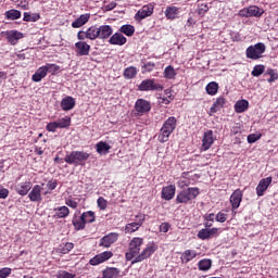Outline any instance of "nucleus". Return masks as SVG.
Segmentation results:
<instances>
[{
  "instance_id": "1",
  "label": "nucleus",
  "mask_w": 278,
  "mask_h": 278,
  "mask_svg": "<svg viewBox=\"0 0 278 278\" xmlns=\"http://www.w3.org/2000/svg\"><path fill=\"white\" fill-rule=\"evenodd\" d=\"M142 244H144L143 238L134 237L130 240L128 251L125 254L127 262H131V264L144 262V260H149V257H151V255L157 251V245L151 242L148 243L147 247L140 252Z\"/></svg>"
},
{
  "instance_id": "2",
  "label": "nucleus",
  "mask_w": 278,
  "mask_h": 278,
  "mask_svg": "<svg viewBox=\"0 0 278 278\" xmlns=\"http://www.w3.org/2000/svg\"><path fill=\"white\" fill-rule=\"evenodd\" d=\"M112 34H114V28L110 25H92L85 33H79L78 38L80 40H84V38H87V40H108L112 37Z\"/></svg>"
},
{
  "instance_id": "3",
  "label": "nucleus",
  "mask_w": 278,
  "mask_h": 278,
  "mask_svg": "<svg viewBox=\"0 0 278 278\" xmlns=\"http://www.w3.org/2000/svg\"><path fill=\"white\" fill-rule=\"evenodd\" d=\"M199 194H201V190L198 187H189L185 190H181L176 195V205H188V203L194 201Z\"/></svg>"
},
{
  "instance_id": "4",
  "label": "nucleus",
  "mask_w": 278,
  "mask_h": 278,
  "mask_svg": "<svg viewBox=\"0 0 278 278\" xmlns=\"http://www.w3.org/2000/svg\"><path fill=\"white\" fill-rule=\"evenodd\" d=\"M90 159V153L84 151H72L70 154H66L64 162L73 166H86V162Z\"/></svg>"
},
{
  "instance_id": "5",
  "label": "nucleus",
  "mask_w": 278,
  "mask_h": 278,
  "mask_svg": "<svg viewBox=\"0 0 278 278\" xmlns=\"http://www.w3.org/2000/svg\"><path fill=\"white\" fill-rule=\"evenodd\" d=\"M177 127V118L175 116L166 119L160 130L159 141L160 142H168V138H170V134L175 131Z\"/></svg>"
},
{
  "instance_id": "6",
  "label": "nucleus",
  "mask_w": 278,
  "mask_h": 278,
  "mask_svg": "<svg viewBox=\"0 0 278 278\" xmlns=\"http://www.w3.org/2000/svg\"><path fill=\"white\" fill-rule=\"evenodd\" d=\"M138 90L140 92H162L164 85L157 83L155 78H147L138 85Z\"/></svg>"
},
{
  "instance_id": "7",
  "label": "nucleus",
  "mask_w": 278,
  "mask_h": 278,
  "mask_svg": "<svg viewBox=\"0 0 278 278\" xmlns=\"http://www.w3.org/2000/svg\"><path fill=\"white\" fill-rule=\"evenodd\" d=\"M264 53H266V45L264 42H257L245 50L248 60H260Z\"/></svg>"
},
{
  "instance_id": "8",
  "label": "nucleus",
  "mask_w": 278,
  "mask_h": 278,
  "mask_svg": "<svg viewBox=\"0 0 278 278\" xmlns=\"http://www.w3.org/2000/svg\"><path fill=\"white\" fill-rule=\"evenodd\" d=\"M79 34H86V30H79L77 33L78 42L75 43V53L78 58H84L86 55H90V45L86 42L88 37H84L83 39L79 38Z\"/></svg>"
},
{
  "instance_id": "9",
  "label": "nucleus",
  "mask_w": 278,
  "mask_h": 278,
  "mask_svg": "<svg viewBox=\"0 0 278 278\" xmlns=\"http://www.w3.org/2000/svg\"><path fill=\"white\" fill-rule=\"evenodd\" d=\"M264 14V9H260L257 5H250L248 8H243L238 12V16L241 18H260Z\"/></svg>"
},
{
  "instance_id": "10",
  "label": "nucleus",
  "mask_w": 278,
  "mask_h": 278,
  "mask_svg": "<svg viewBox=\"0 0 278 278\" xmlns=\"http://www.w3.org/2000/svg\"><path fill=\"white\" fill-rule=\"evenodd\" d=\"M136 218H138L137 222L129 223L125 226V233H135V231H138L144 225V220H147V215L140 213L136 215Z\"/></svg>"
},
{
  "instance_id": "11",
  "label": "nucleus",
  "mask_w": 278,
  "mask_h": 278,
  "mask_svg": "<svg viewBox=\"0 0 278 278\" xmlns=\"http://www.w3.org/2000/svg\"><path fill=\"white\" fill-rule=\"evenodd\" d=\"M121 235L118 232H110L102 237L99 241V247H102L103 249H110L112 244L118 242V238Z\"/></svg>"
},
{
  "instance_id": "12",
  "label": "nucleus",
  "mask_w": 278,
  "mask_h": 278,
  "mask_svg": "<svg viewBox=\"0 0 278 278\" xmlns=\"http://www.w3.org/2000/svg\"><path fill=\"white\" fill-rule=\"evenodd\" d=\"M153 10H155V5L152 3L143 5L136 14L135 21H143V18H149L153 14Z\"/></svg>"
},
{
  "instance_id": "13",
  "label": "nucleus",
  "mask_w": 278,
  "mask_h": 278,
  "mask_svg": "<svg viewBox=\"0 0 278 278\" xmlns=\"http://www.w3.org/2000/svg\"><path fill=\"white\" fill-rule=\"evenodd\" d=\"M111 257H114V253H112V251H104L93 256L89 261V264L91 266H99V264H103V262H108V260H111Z\"/></svg>"
},
{
  "instance_id": "14",
  "label": "nucleus",
  "mask_w": 278,
  "mask_h": 278,
  "mask_svg": "<svg viewBox=\"0 0 278 278\" xmlns=\"http://www.w3.org/2000/svg\"><path fill=\"white\" fill-rule=\"evenodd\" d=\"M135 110L140 116L148 114V112H151V102L144 99H138L135 103Z\"/></svg>"
},
{
  "instance_id": "15",
  "label": "nucleus",
  "mask_w": 278,
  "mask_h": 278,
  "mask_svg": "<svg viewBox=\"0 0 278 278\" xmlns=\"http://www.w3.org/2000/svg\"><path fill=\"white\" fill-rule=\"evenodd\" d=\"M194 184H197V180L193 177H190L189 172H184L179 180L177 181V186L180 189L188 188L189 186H194Z\"/></svg>"
},
{
  "instance_id": "16",
  "label": "nucleus",
  "mask_w": 278,
  "mask_h": 278,
  "mask_svg": "<svg viewBox=\"0 0 278 278\" xmlns=\"http://www.w3.org/2000/svg\"><path fill=\"white\" fill-rule=\"evenodd\" d=\"M28 199L33 203H40L42 201V186L35 185L28 193Z\"/></svg>"
},
{
  "instance_id": "17",
  "label": "nucleus",
  "mask_w": 278,
  "mask_h": 278,
  "mask_svg": "<svg viewBox=\"0 0 278 278\" xmlns=\"http://www.w3.org/2000/svg\"><path fill=\"white\" fill-rule=\"evenodd\" d=\"M273 184V177L262 178L256 186L257 197H264V192L268 190V187Z\"/></svg>"
},
{
  "instance_id": "18",
  "label": "nucleus",
  "mask_w": 278,
  "mask_h": 278,
  "mask_svg": "<svg viewBox=\"0 0 278 278\" xmlns=\"http://www.w3.org/2000/svg\"><path fill=\"white\" fill-rule=\"evenodd\" d=\"M213 144H214V131L207 130L203 135L202 151H208V149H212Z\"/></svg>"
},
{
  "instance_id": "19",
  "label": "nucleus",
  "mask_w": 278,
  "mask_h": 278,
  "mask_svg": "<svg viewBox=\"0 0 278 278\" xmlns=\"http://www.w3.org/2000/svg\"><path fill=\"white\" fill-rule=\"evenodd\" d=\"M175 192H177V188L175 185H169L166 187H163L161 197L164 199V201H173L175 199Z\"/></svg>"
},
{
  "instance_id": "20",
  "label": "nucleus",
  "mask_w": 278,
  "mask_h": 278,
  "mask_svg": "<svg viewBox=\"0 0 278 278\" xmlns=\"http://www.w3.org/2000/svg\"><path fill=\"white\" fill-rule=\"evenodd\" d=\"M242 190L237 189L232 192V194L230 195V204L233 210H238V207H240V204L242 203Z\"/></svg>"
},
{
  "instance_id": "21",
  "label": "nucleus",
  "mask_w": 278,
  "mask_h": 278,
  "mask_svg": "<svg viewBox=\"0 0 278 278\" xmlns=\"http://www.w3.org/2000/svg\"><path fill=\"white\" fill-rule=\"evenodd\" d=\"M109 42L117 47H123V45H127V37L123 33H115L111 35Z\"/></svg>"
},
{
  "instance_id": "22",
  "label": "nucleus",
  "mask_w": 278,
  "mask_h": 278,
  "mask_svg": "<svg viewBox=\"0 0 278 278\" xmlns=\"http://www.w3.org/2000/svg\"><path fill=\"white\" fill-rule=\"evenodd\" d=\"M25 38V35L18 30H9L7 31V40L10 45H18V40Z\"/></svg>"
},
{
  "instance_id": "23",
  "label": "nucleus",
  "mask_w": 278,
  "mask_h": 278,
  "mask_svg": "<svg viewBox=\"0 0 278 278\" xmlns=\"http://www.w3.org/2000/svg\"><path fill=\"white\" fill-rule=\"evenodd\" d=\"M72 225L75 231H84V229H86V222L84 220V215L78 216L77 214H74L72 218Z\"/></svg>"
},
{
  "instance_id": "24",
  "label": "nucleus",
  "mask_w": 278,
  "mask_h": 278,
  "mask_svg": "<svg viewBox=\"0 0 278 278\" xmlns=\"http://www.w3.org/2000/svg\"><path fill=\"white\" fill-rule=\"evenodd\" d=\"M226 103H227V99H225V97L223 96L218 97L210 109V113H208L210 116H212V114H216V112H220V110L225 108Z\"/></svg>"
},
{
  "instance_id": "25",
  "label": "nucleus",
  "mask_w": 278,
  "mask_h": 278,
  "mask_svg": "<svg viewBox=\"0 0 278 278\" xmlns=\"http://www.w3.org/2000/svg\"><path fill=\"white\" fill-rule=\"evenodd\" d=\"M29 190H31V181L21 182L15 187V192H17L20 197H26V194L29 193Z\"/></svg>"
},
{
  "instance_id": "26",
  "label": "nucleus",
  "mask_w": 278,
  "mask_h": 278,
  "mask_svg": "<svg viewBox=\"0 0 278 278\" xmlns=\"http://www.w3.org/2000/svg\"><path fill=\"white\" fill-rule=\"evenodd\" d=\"M75 108V98L67 96L61 101V109L63 112H68Z\"/></svg>"
},
{
  "instance_id": "27",
  "label": "nucleus",
  "mask_w": 278,
  "mask_h": 278,
  "mask_svg": "<svg viewBox=\"0 0 278 278\" xmlns=\"http://www.w3.org/2000/svg\"><path fill=\"white\" fill-rule=\"evenodd\" d=\"M88 21H90V13L81 14L72 23V27L74 29H79V27H84Z\"/></svg>"
},
{
  "instance_id": "28",
  "label": "nucleus",
  "mask_w": 278,
  "mask_h": 278,
  "mask_svg": "<svg viewBox=\"0 0 278 278\" xmlns=\"http://www.w3.org/2000/svg\"><path fill=\"white\" fill-rule=\"evenodd\" d=\"M121 277V269L116 267H106L102 270V278H119Z\"/></svg>"
},
{
  "instance_id": "29",
  "label": "nucleus",
  "mask_w": 278,
  "mask_h": 278,
  "mask_svg": "<svg viewBox=\"0 0 278 278\" xmlns=\"http://www.w3.org/2000/svg\"><path fill=\"white\" fill-rule=\"evenodd\" d=\"M198 255L199 253H197L195 250H186L180 256L181 263L188 264L192 262V260H194Z\"/></svg>"
},
{
  "instance_id": "30",
  "label": "nucleus",
  "mask_w": 278,
  "mask_h": 278,
  "mask_svg": "<svg viewBox=\"0 0 278 278\" xmlns=\"http://www.w3.org/2000/svg\"><path fill=\"white\" fill-rule=\"evenodd\" d=\"M179 12H180V9L178 7H167L165 9L164 14L168 21H175V18L179 16Z\"/></svg>"
},
{
  "instance_id": "31",
  "label": "nucleus",
  "mask_w": 278,
  "mask_h": 278,
  "mask_svg": "<svg viewBox=\"0 0 278 278\" xmlns=\"http://www.w3.org/2000/svg\"><path fill=\"white\" fill-rule=\"evenodd\" d=\"M71 214L67 206H58L54 208V218H66Z\"/></svg>"
},
{
  "instance_id": "32",
  "label": "nucleus",
  "mask_w": 278,
  "mask_h": 278,
  "mask_svg": "<svg viewBox=\"0 0 278 278\" xmlns=\"http://www.w3.org/2000/svg\"><path fill=\"white\" fill-rule=\"evenodd\" d=\"M110 149H112V147L104 141H100L96 144V151L99 155H108V153H110Z\"/></svg>"
},
{
  "instance_id": "33",
  "label": "nucleus",
  "mask_w": 278,
  "mask_h": 278,
  "mask_svg": "<svg viewBox=\"0 0 278 278\" xmlns=\"http://www.w3.org/2000/svg\"><path fill=\"white\" fill-rule=\"evenodd\" d=\"M249 110V101L248 100H238L235 103V112L237 114H242V112H247Z\"/></svg>"
},
{
  "instance_id": "34",
  "label": "nucleus",
  "mask_w": 278,
  "mask_h": 278,
  "mask_svg": "<svg viewBox=\"0 0 278 278\" xmlns=\"http://www.w3.org/2000/svg\"><path fill=\"white\" fill-rule=\"evenodd\" d=\"M73 249H75V244L73 242H66L65 244L59 245L56 253H60L61 255H67V253H71Z\"/></svg>"
},
{
  "instance_id": "35",
  "label": "nucleus",
  "mask_w": 278,
  "mask_h": 278,
  "mask_svg": "<svg viewBox=\"0 0 278 278\" xmlns=\"http://www.w3.org/2000/svg\"><path fill=\"white\" fill-rule=\"evenodd\" d=\"M118 31L125 36H128V38H131V36L136 34V27H134L131 24H125L118 29Z\"/></svg>"
},
{
  "instance_id": "36",
  "label": "nucleus",
  "mask_w": 278,
  "mask_h": 278,
  "mask_svg": "<svg viewBox=\"0 0 278 278\" xmlns=\"http://www.w3.org/2000/svg\"><path fill=\"white\" fill-rule=\"evenodd\" d=\"M45 77H47V70L45 68V66L39 67L35 74L31 76L33 81H42V79H45Z\"/></svg>"
},
{
  "instance_id": "37",
  "label": "nucleus",
  "mask_w": 278,
  "mask_h": 278,
  "mask_svg": "<svg viewBox=\"0 0 278 278\" xmlns=\"http://www.w3.org/2000/svg\"><path fill=\"white\" fill-rule=\"evenodd\" d=\"M125 79H134L138 75V68L136 66H129L124 70Z\"/></svg>"
},
{
  "instance_id": "38",
  "label": "nucleus",
  "mask_w": 278,
  "mask_h": 278,
  "mask_svg": "<svg viewBox=\"0 0 278 278\" xmlns=\"http://www.w3.org/2000/svg\"><path fill=\"white\" fill-rule=\"evenodd\" d=\"M163 77L165 79H175V77H177V72L175 71V67L173 65L166 66L163 72Z\"/></svg>"
},
{
  "instance_id": "39",
  "label": "nucleus",
  "mask_w": 278,
  "mask_h": 278,
  "mask_svg": "<svg viewBox=\"0 0 278 278\" xmlns=\"http://www.w3.org/2000/svg\"><path fill=\"white\" fill-rule=\"evenodd\" d=\"M4 16L8 21H18L21 18V11L11 9L4 13Z\"/></svg>"
},
{
  "instance_id": "40",
  "label": "nucleus",
  "mask_w": 278,
  "mask_h": 278,
  "mask_svg": "<svg viewBox=\"0 0 278 278\" xmlns=\"http://www.w3.org/2000/svg\"><path fill=\"white\" fill-rule=\"evenodd\" d=\"M81 215L85 220V225L92 224L97 220V214L93 211L84 212Z\"/></svg>"
},
{
  "instance_id": "41",
  "label": "nucleus",
  "mask_w": 278,
  "mask_h": 278,
  "mask_svg": "<svg viewBox=\"0 0 278 278\" xmlns=\"http://www.w3.org/2000/svg\"><path fill=\"white\" fill-rule=\"evenodd\" d=\"M205 90L207 94H210L211 97H214L215 94L218 93V83L216 81L208 83L205 87Z\"/></svg>"
},
{
  "instance_id": "42",
  "label": "nucleus",
  "mask_w": 278,
  "mask_h": 278,
  "mask_svg": "<svg viewBox=\"0 0 278 278\" xmlns=\"http://www.w3.org/2000/svg\"><path fill=\"white\" fill-rule=\"evenodd\" d=\"M56 124V129H66L71 127V117L66 116L54 122Z\"/></svg>"
},
{
  "instance_id": "43",
  "label": "nucleus",
  "mask_w": 278,
  "mask_h": 278,
  "mask_svg": "<svg viewBox=\"0 0 278 278\" xmlns=\"http://www.w3.org/2000/svg\"><path fill=\"white\" fill-rule=\"evenodd\" d=\"M199 270L207 271L212 268V260L203 258L198 263Z\"/></svg>"
},
{
  "instance_id": "44",
  "label": "nucleus",
  "mask_w": 278,
  "mask_h": 278,
  "mask_svg": "<svg viewBox=\"0 0 278 278\" xmlns=\"http://www.w3.org/2000/svg\"><path fill=\"white\" fill-rule=\"evenodd\" d=\"M23 21H25V23H36V21H40V13L29 14L25 12Z\"/></svg>"
},
{
  "instance_id": "45",
  "label": "nucleus",
  "mask_w": 278,
  "mask_h": 278,
  "mask_svg": "<svg viewBox=\"0 0 278 278\" xmlns=\"http://www.w3.org/2000/svg\"><path fill=\"white\" fill-rule=\"evenodd\" d=\"M265 75H269V78L267 79L268 84H273V83L277 81V79H278L277 70L268 68L266 71Z\"/></svg>"
},
{
  "instance_id": "46",
  "label": "nucleus",
  "mask_w": 278,
  "mask_h": 278,
  "mask_svg": "<svg viewBox=\"0 0 278 278\" xmlns=\"http://www.w3.org/2000/svg\"><path fill=\"white\" fill-rule=\"evenodd\" d=\"M43 68L46 70L47 74L51 73L52 75H55V73H58V71H60V65L47 63L46 65H43Z\"/></svg>"
},
{
  "instance_id": "47",
  "label": "nucleus",
  "mask_w": 278,
  "mask_h": 278,
  "mask_svg": "<svg viewBox=\"0 0 278 278\" xmlns=\"http://www.w3.org/2000/svg\"><path fill=\"white\" fill-rule=\"evenodd\" d=\"M48 190L43 192L45 195L51 194V191L55 190L58 188V180H49L47 182Z\"/></svg>"
},
{
  "instance_id": "48",
  "label": "nucleus",
  "mask_w": 278,
  "mask_h": 278,
  "mask_svg": "<svg viewBox=\"0 0 278 278\" xmlns=\"http://www.w3.org/2000/svg\"><path fill=\"white\" fill-rule=\"evenodd\" d=\"M264 70H265L264 65H255L251 73L252 77H260V75H263Z\"/></svg>"
},
{
  "instance_id": "49",
  "label": "nucleus",
  "mask_w": 278,
  "mask_h": 278,
  "mask_svg": "<svg viewBox=\"0 0 278 278\" xmlns=\"http://www.w3.org/2000/svg\"><path fill=\"white\" fill-rule=\"evenodd\" d=\"M97 205H98L99 210H101L103 212V211L108 210V200H105V198H103V197H100L97 200Z\"/></svg>"
},
{
  "instance_id": "50",
  "label": "nucleus",
  "mask_w": 278,
  "mask_h": 278,
  "mask_svg": "<svg viewBox=\"0 0 278 278\" xmlns=\"http://www.w3.org/2000/svg\"><path fill=\"white\" fill-rule=\"evenodd\" d=\"M199 240H210V235L207 232V228H202L198 232Z\"/></svg>"
},
{
  "instance_id": "51",
  "label": "nucleus",
  "mask_w": 278,
  "mask_h": 278,
  "mask_svg": "<svg viewBox=\"0 0 278 278\" xmlns=\"http://www.w3.org/2000/svg\"><path fill=\"white\" fill-rule=\"evenodd\" d=\"M262 138V134H251L248 136V142L249 144H253L254 142H257Z\"/></svg>"
},
{
  "instance_id": "52",
  "label": "nucleus",
  "mask_w": 278,
  "mask_h": 278,
  "mask_svg": "<svg viewBox=\"0 0 278 278\" xmlns=\"http://www.w3.org/2000/svg\"><path fill=\"white\" fill-rule=\"evenodd\" d=\"M11 275H12V268L4 267L0 269V278H8Z\"/></svg>"
},
{
  "instance_id": "53",
  "label": "nucleus",
  "mask_w": 278,
  "mask_h": 278,
  "mask_svg": "<svg viewBox=\"0 0 278 278\" xmlns=\"http://www.w3.org/2000/svg\"><path fill=\"white\" fill-rule=\"evenodd\" d=\"M227 214L224 213V212H219L217 213L216 217H215V220L216 223H226L227 222Z\"/></svg>"
},
{
  "instance_id": "54",
  "label": "nucleus",
  "mask_w": 278,
  "mask_h": 278,
  "mask_svg": "<svg viewBox=\"0 0 278 278\" xmlns=\"http://www.w3.org/2000/svg\"><path fill=\"white\" fill-rule=\"evenodd\" d=\"M114 8H116V2H114V1H112V2L105 1L103 4V10H105V12H112V10H114Z\"/></svg>"
},
{
  "instance_id": "55",
  "label": "nucleus",
  "mask_w": 278,
  "mask_h": 278,
  "mask_svg": "<svg viewBox=\"0 0 278 278\" xmlns=\"http://www.w3.org/2000/svg\"><path fill=\"white\" fill-rule=\"evenodd\" d=\"M210 10V7H207V4H200L198 8V14L200 16H204L205 13Z\"/></svg>"
},
{
  "instance_id": "56",
  "label": "nucleus",
  "mask_w": 278,
  "mask_h": 278,
  "mask_svg": "<svg viewBox=\"0 0 278 278\" xmlns=\"http://www.w3.org/2000/svg\"><path fill=\"white\" fill-rule=\"evenodd\" d=\"M46 129L47 131L55 134V131L58 130V125L55 124V122H50L47 124Z\"/></svg>"
},
{
  "instance_id": "57",
  "label": "nucleus",
  "mask_w": 278,
  "mask_h": 278,
  "mask_svg": "<svg viewBox=\"0 0 278 278\" xmlns=\"http://www.w3.org/2000/svg\"><path fill=\"white\" fill-rule=\"evenodd\" d=\"M65 205H67V207H72V210H77V201L73 200V199H66L65 200Z\"/></svg>"
},
{
  "instance_id": "58",
  "label": "nucleus",
  "mask_w": 278,
  "mask_h": 278,
  "mask_svg": "<svg viewBox=\"0 0 278 278\" xmlns=\"http://www.w3.org/2000/svg\"><path fill=\"white\" fill-rule=\"evenodd\" d=\"M160 231L161 233H168V229H170V224L164 222L160 225Z\"/></svg>"
},
{
  "instance_id": "59",
  "label": "nucleus",
  "mask_w": 278,
  "mask_h": 278,
  "mask_svg": "<svg viewBox=\"0 0 278 278\" xmlns=\"http://www.w3.org/2000/svg\"><path fill=\"white\" fill-rule=\"evenodd\" d=\"M142 68H146V73H151V72H153L154 68H155V63H153V62H148V63H146V64L142 66Z\"/></svg>"
},
{
  "instance_id": "60",
  "label": "nucleus",
  "mask_w": 278,
  "mask_h": 278,
  "mask_svg": "<svg viewBox=\"0 0 278 278\" xmlns=\"http://www.w3.org/2000/svg\"><path fill=\"white\" fill-rule=\"evenodd\" d=\"M58 278H75V274L64 270L59 274Z\"/></svg>"
},
{
  "instance_id": "61",
  "label": "nucleus",
  "mask_w": 278,
  "mask_h": 278,
  "mask_svg": "<svg viewBox=\"0 0 278 278\" xmlns=\"http://www.w3.org/2000/svg\"><path fill=\"white\" fill-rule=\"evenodd\" d=\"M10 195V190L7 188H0V199H8Z\"/></svg>"
},
{
  "instance_id": "62",
  "label": "nucleus",
  "mask_w": 278,
  "mask_h": 278,
  "mask_svg": "<svg viewBox=\"0 0 278 278\" xmlns=\"http://www.w3.org/2000/svg\"><path fill=\"white\" fill-rule=\"evenodd\" d=\"M208 239L214 238L218 233V228H207Z\"/></svg>"
},
{
  "instance_id": "63",
  "label": "nucleus",
  "mask_w": 278,
  "mask_h": 278,
  "mask_svg": "<svg viewBox=\"0 0 278 278\" xmlns=\"http://www.w3.org/2000/svg\"><path fill=\"white\" fill-rule=\"evenodd\" d=\"M204 219L214 223V213L205 214Z\"/></svg>"
},
{
  "instance_id": "64",
  "label": "nucleus",
  "mask_w": 278,
  "mask_h": 278,
  "mask_svg": "<svg viewBox=\"0 0 278 278\" xmlns=\"http://www.w3.org/2000/svg\"><path fill=\"white\" fill-rule=\"evenodd\" d=\"M35 153H36L37 155H42V154L45 153V151H42L41 148H36Z\"/></svg>"
}]
</instances>
